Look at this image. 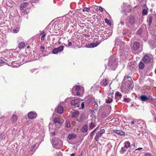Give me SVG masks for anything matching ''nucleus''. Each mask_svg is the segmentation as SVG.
Listing matches in <instances>:
<instances>
[{
	"mask_svg": "<svg viewBox=\"0 0 156 156\" xmlns=\"http://www.w3.org/2000/svg\"><path fill=\"white\" fill-rule=\"evenodd\" d=\"M109 93V96H110L111 98L109 97L108 98V103H110L112 101V98L113 97L114 91L113 90H110Z\"/></svg>",
	"mask_w": 156,
	"mask_h": 156,
	"instance_id": "nucleus-12",
	"label": "nucleus"
},
{
	"mask_svg": "<svg viewBox=\"0 0 156 156\" xmlns=\"http://www.w3.org/2000/svg\"><path fill=\"white\" fill-rule=\"evenodd\" d=\"M94 105L96 106L97 107L98 106V104L97 103L96 101H94Z\"/></svg>",
	"mask_w": 156,
	"mask_h": 156,
	"instance_id": "nucleus-53",
	"label": "nucleus"
},
{
	"mask_svg": "<svg viewBox=\"0 0 156 156\" xmlns=\"http://www.w3.org/2000/svg\"><path fill=\"white\" fill-rule=\"evenodd\" d=\"M55 135V133L54 132H52L51 133V136H54Z\"/></svg>",
	"mask_w": 156,
	"mask_h": 156,
	"instance_id": "nucleus-51",
	"label": "nucleus"
},
{
	"mask_svg": "<svg viewBox=\"0 0 156 156\" xmlns=\"http://www.w3.org/2000/svg\"><path fill=\"white\" fill-rule=\"evenodd\" d=\"M81 108L83 109L84 107V102H83L81 104Z\"/></svg>",
	"mask_w": 156,
	"mask_h": 156,
	"instance_id": "nucleus-48",
	"label": "nucleus"
},
{
	"mask_svg": "<svg viewBox=\"0 0 156 156\" xmlns=\"http://www.w3.org/2000/svg\"><path fill=\"white\" fill-rule=\"evenodd\" d=\"M110 84H111V83H110V84L109 85V88L110 89V90H111V87L110 86Z\"/></svg>",
	"mask_w": 156,
	"mask_h": 156,
	"instance_id": "nucleus-64",
	"label": "nucleus"
},
{
	"mask_svg": "<svg viewBox=\"0 0 156 156\" xmlns=\"http://www.w3.org/2000/svg\"><path fill=\"white\" fill-rule=\"evenodd\" d=\"M80 93L79 92H77V93H76V95L77 96H79L80 95Z\"/></svg>",
	"mask_w": 156,
	"mask_h": 156,
	"instance_id": "nucleus-59",
	"label": "nucleus"
},
{
	"mask_svg": "<svg viewBox=\"0 0 156 156\" xmlns=\"http://www.w3.org/2000/svg\"><path fill=\"white\" fill-rule=\"evenodd\" d=\"M135 21L133 17L130 18L129 20V23L130 25H133L135 23Z\"/></svg>",
	"mask_w": 156,
	"mask_h": 156,
	"instance_id": "nucleus-22",
	"label": "nucleus"
},
{
	"mask_svg": "<svg viewBox=\"0 0 156 156\" xmlns=\"http://www.w3.org/2000/svg\"><path fill=\"white\" fill-rule=\"evenodd\" d=\"M21 65V61L18 60L17 61L12 62L10 66L12 67L17 68L19 67Z\"/></svg>",
	"mask_w": 156,
	"mask_h": 156,
	"instance_id": "nucleus-7",
	"label": "nucleus"
},
{
	"mask_svg": "<svg viewBox=\"0 0 156 156\" xmlns=\"http://www.w3.org/2000/svg\"><path fill=\"white\" fill-rule=\"evenodd\" d=\"M122 96V94L118 91H117L115 94V98L118 99H120Z\"/></svg>",
	"mask_w": 156,
	"mask_h": 156,
	"instance_id": "nucleus-17",
	"label": "nucleus"
},
{
	"mask_svg": "<svg viewBox=\"0 0 156 156\" xmlns=\"http://www.w3.org/2000/svg\"><path fill=\"white\" fill-rule=\"evenodd\" d=\"M144 64L142 62L140 61V62L139 64V68L141 69H144Z\"/></svg>",
	"mask_w": 156,
	"mask_h": 156,
	"instance_id": "nucleus-25",
	"label": "nucleus"
},
{
	"mask_svg": "<svg viewBox=\"0 0 156 156\" xmlns=\"http://www.w3.org/2000/svg\"><path fill=\"white\" fill-rule=\"evenodd\" d=\"M51 143L53 147L57 149H60L63 146L62 141L60 139L55 138H53L52 139Z\"/></svg>",
	"mask_w": 156,
	"mask_h": 156,
	"instance_id": "nucleus-2",
	"label": "nucleus"
},
{
	"mask_svg": "<svg viewBox=\"0 0 156 156\" xmlns=\"http://www.w3.org/2000/svg\"><path fill=\"white\" fill-rule=\"evenodd\" d=\"M140 44L138 42H134L133 45L132 49L133 50L136 51L139 49Z\"/></svg>",
	"mask_w": 156,
	"mask_h": 156,
	"instance_id": "nucleus-13",
	"label": "nucleus"
},
{
	"mask_svg": "<svg viewBox=\"0 0 156 156\" xmlns=\"http://www.w3.org/2000/svg\"><path fill=\"white\" fill-rule=\"evenodd\" d=\"M64 46L62 45L57 48H55L52 51V53L54 54H56L62 51L64 49Z\"/></svg>",
	"mask_w": 156,
	"mask_h": 156,
	"instance_id": "nucleus-6",
	"label": "nucleus"
},
{
	"mask_svg": "<svg viewBox=\"0 0 156 156\" xmlns=\"http://www.w3.org/2000/svg\"><path fill=\"white\" fill-rule=\"evenodd\" d=\"M120 23L122 25H123L124 24V22L123 21H121L120 22Z\"/></svg>",
	"mask_w": 156,
	"mask_h": 156,
	"instance_id": "nucleus-60",
	"label": "nucleus"
},
{
	"mask_svg": "<svg viewBox=\"0 0 156 156\" xmlns=\"http://www.w3.org/2000/svg\"><path fill=\"white\" fill-rule=\"evenodd\" d=\"M105 22L107 23V18H105Z\"/></svg>",
	"mask_w": 156,
	"mask_h": 156,
	"instance_id": "nucleus-63",
	"label": "nucleus"
},
{
	"mask_svg": "<svg viewBox=\"0 0 156 156\" xmlns=\"http://www.w3.org/2000/svg\"><path fill=\"white\" fill-rule=\"evenodd\" d=\"M142 149V148L140 147V148H137L135 150H141Z\"/></svg>",
	"mask_w": 156,
	"mask_h": 156,
	"instance_id": "nucleus-61",
	"label": "nucleus"
},
{
	"mask_svg": "<svg viewBox=\"0 0 156 156\" xmlns=\"http://www.w3.org/2000/svg\"><path fill=\"white\" fill-rule=\"evenodd\" d=\"M17 116L16 115H13L12 117V120L13 122H15L17 120Z\"/></svg>",
	"mask_w": 156,
	"mask_h": 156,
	"instance_id": "nucleus-24",
	"label": "nucleus"
},
{
	"mask_svg": "<svg viewBox=\"0 0 156 156\" xmlns=\"http://www.w3.org/2000/svg\"><path fill=\"white\" fill-rule=\"evenodd\" d=\"M130 99L129 98H125L124 99V101L127 102H129L130 101Z\"/></svg>",
	"mask_w": 156,
	"mask_h": 156,
	"instance_id": "nucleus-39",
	"label": "nucleus"
},
{
	"mask_svg": "<svg viewBox=\"0 0 156 156\" xmlns=\"http://www.w3.org/2000/svg\"><path fill=\"white\" fill-rule=\"evenodd\" d=\"M64 108L62 106H58L57 109V112L58 114H62L63 112Z\"/></svg>",
	"mask_w": 156,
	"mask_h": 156,
	"instance_id": "nucleus-15",
	"label": "nucleus"
},
{
	"mask_svg": "<svg viewBox=\"0 0 156 156\" xmlns=\"http://www.w3.org/2000/svg\"><path fill=\"white\" fill-rule=\"evenodd\" d=\"M105 132V130L104 129H101L98 133L96 135L94 139L97 142L98 141V139L102 135V134Z\"/></svg>",
	"mask_w": 156,
	"mask_h": 156,
	"instance_id": "nucleus-8",
	"label": "nucleus"
},
{
	"mask_svg": "<svg viewBox=\"0 0 156 156\" xmlns=\"http://www.w3.org/2000/svg\"><path fill=\"white\" fill-rule=\"evenodd\" d=\"M100 43L101 42L98 41L97 42L91 43L90 44H87L86 45V47L88 48H94L99 45Z\"/></svg>",
	"mask_w": 156,
	"mask_h": 156,
	"instance_id": "nucleus-11",
	"label": "nucleus"
},
{
	"mask_svg": "<svg viewBox=\"0 0 156 156\" xmlns=\"http://www.w3.org/2000/svg\"><path fill=\"white\" fill-rule=\"evenodd\" d=\"M108 111L109 110L110 111L111 110V107L110 105H108Z\"/></svg>",
	"mask_w": 156,
	"mask_h": 156,
	"instance_id": "nucleus-50",
	"label": "nucleus"
},
{
	"mask_svg": "<svg viewBox=\"0 0 156 156\" xmlns=\"http://www.w3.org/2000/svg\"><path fill=\"white\" fill-rule=\"evenodd\" d=\"M25 46V43L23 42H21L19 44V47L20 48H22Z\"/></svg>",
	"mask_w": 156,
	"mask_h": 156,
	"instance_id": "nucleus-26",
	"label": "nucleus"
},
{
	"mask_svg": "<svg viewBox=\"0 0 156 156\" xmlns=\"http://www.w3.org/2000/svg\"><path fill=\"white\" fill-rule=\"evenodd\" d=\"M37 69H31L30 70V71L31 73H33L34 72H35V73H36L37 72Z\"/></svg>",
	"mask_w": 156,
	"mask_h": 156,
	"instance_id": "nucleus-37",
	"label": "nucleus"
},
{
	"mask_svg": "<svg viewBox=\"0 0 156 156\" xmlns=\"http://www.w3.org/2000/svg\"><path fill=\"white\" fill-rule=\"evenodd\" d=\"M115 121V119L113 118L112 119H108V122H109V124L110 123H114Z\"/></svg>",
	"mask_w": 156,
	"mask_h": 156,
	"instance_id": "nucleus-27",
	"label": "nucleus"
},
{
	"mask_svg": "<svg viewBox=\"0 0 156 156\" xmlns=\"http://www.w3.org/2000/svg\"><path fill=\"white\" fill-rule=\"evenodd\" d=\"M46 34H44L41 37V40L42 41H43L44 40V38L46 36Z\"/></svg>",
	"mask_w": 156,
	"mask_h": 156,
	"instance_id": "nucleus-41",
	"label": "nucleus"
},
{
	"mask_svg": "<svg viewBox=\"0 0 156 156\" xmlns=\"http://www.w3.org/2000/svg\"><path fill=\"white\" fill-rule=\"evenodd\" d=\"M152 17L150 16L149 18V25H150L152 22Z\"/></svg>",
	"mask_w": 156,
	"mask_h": 156,
	"instance_id": "nucleus-40",
	"label": "nucleus"
},
{
	"mask_svg": "<svg viewBox=\"0 0 156 156\" xmlns=\"http://www.w3.org/2000/svg\"><path fill=\"white\" fill-rule=\"evenodd\" d=\"M99 9L101 12L103 11V8L101 7H100L99 8Z\"/></svg>",
	"mask_w": 156,
	"mask_h": 156,
	"instance_id": "nucleus-54",
	"label": "nucleus"
},
{
	"mask_svg": "<svg viewBox=\"0 0 156 156\" xmlns=\"http://www.w3.org/2000/svg\"><path fill=\"white\" fill-rule=\"evenodd\" d=\"M88 126L87 125H84L82 127V131L83 133L87 132L88 130Z\"/></svg>",
	"mask_w": 156,
	"mask_h": 156,
	"instance_id": "nucleus-20",
	"label": "nucleus"
},
{
	"mask_svg": "<svg viewBox=\"0 0 156 156\" xmlns=\"http://www.w3.org/2000/svg\"><path fill=\"white\" fill-rule=\"evenodd\" d=\"M35 146H36V145H33V146L32 147H31V150H33V149H34V148L35 147Z\"/></svg>",
	"mask_w": 156,
	"mask_h": 156,
	"instance_id": "nucleus-56",
	"label": "nucleus"
},
{
	"mask_svg": "<svg viewBox=\"0 0 156 156\" xmlns=\"http://www.w3.org/2000/svg\"><path fill=\"white\" fill-rule=\"evenodd\" d=\"M40 48L41 49L44 50V47L43 46H41L40 47Z\"/></svg>",
	"mask_w": 156,
	"mask_h": 156,
	"instance_id": "nucleus-58",
	"label": "nucleus"
},
{
	"mask_svg": "<svg viewBox=\"0 0 156 156\" xmlns=\"http://www.w3.org/2000/svg\"><path fill=\"white\" fill-rule=\"evenodd\" d=\"M100 84L101 86L103 87L106 86L107 84V79H105V80H103L101 82Z\"/></svg>",
	"mask_w": 156,
	"mask_h": 156,
	"instance_id": "nucleus-18",
	"label": "nucleus"
},
{
	"mask_svg": "<svg viewBox=\"0 0 156 156\" xmlns=\"http://www.w3.org/2000/svg\"><path fill=\"white\" fill-rule=\"evenodd\" d=\"M112 28H111V30H110V31H109L108 32V37H109V36H110L112 35Z\"/></svg>",
	"mask_w": 156,
	"mask_h": 156,
	"instance_id": "nucleus-36",
	"label": "nucleus"
},
{
	"mask_svg": "<svg viewBox=\"0 0 156 156\" xmlns=\"http://www.w3.org/2000/svg\"><path fill=\"white\" fill-rule=\"evenodd\" d=\"M79 101L78 99H76L74 100H72L71 102V103L72 105H76L79 102Z\"/></svg>",
	"mask_w": 156,
	"mask_h": 156,
	"instance_id": "nucleus-19",
	"label": "nucleus"
},
{
	"mask_svg": "<svg viewBox=\"0 0 156 156\" xmlns=\"http://www.w3.org/2000/svg\"><path fill=\"white\" fill-rule=\"evenodd\" d=\"M65 126L67 128H69L71 127V124L69 121L67 122L65 124Z\"/></svg>",
	"mask_w": 156,
	"mask_h": 156,
	"instance_id": "nucleus-30",
	"label": "nucleus"
},
{
	"mask_svg": "<svg viewBox=\"0 0 156 156\" xmlns=\"http://www.w3.org/2000/svg\"><path fill=\"white\" fill-rule=\"evenodd\" d=\"M55 126H56L55 129H58L61 126V121L60 119L58 117H55L54 119Z\"/></svg>",
	"mask_w": 156,
	"mask_h": 156,
	"instance_id": "nucleus-5",
	"label": "nucleus"
},
{
	"mask_svg": "<svg viewBox=\"0 0 156 156\" xmlns=\"http://www.w3.org/2000/svg\"><path fill=\"white\" fill-rule=\"evenodd\" d=\"M89 9H90L89 8L86 7V8H84L83 9V11H86V12H88Z\"/></svg>",
	"mask_w": 156,
	"mask_h": 156,
	"instance_id": "nucleus-45",
	"label": "nucleus"
},
{
	"mask_svg": "<svg viewBox=\"0 0 156 156\" xmlns=\"http://www.w3.org/2000/svg\"><path fill=\"white\" fill-rule=\"evenodd\" d=\"M75 89L76 91H79L80 90V87L79 86H77L75 87Z\"/></svg>",
	"mask_w": 156,
	"mask_h": 156,
	"instance_id": "nucleus-46",
	"label": "nucleus"
},
{
	"mask_svg": "<svg viewBox=\"0 0 156 156\" xmlns=\"http://www.w3.org/2000/svg\"><path fill=\"white\" fill-rule=\"evenodd\" d=\"M140 100L143 101H145L147 100V97L146 95H143L140 97Z\"/></svg>",
	"mask_w": 156,
	"mask_h": 156,
	"instance_id": "nucleus-21",
	"label": "nucleus"
},
{
	"mask_svg": "<svg viewBox=\"0 0 156 156\" xmlns=\"http://www.w3.org/2000/svg\"><path fill=\"white\" fill-rule=\"evenodd\" d=\"M151 154L149 153H146L145 154V156H150Z\"/></svg>",
	"mask_w": 156,
	"mask_h": 156,
	"instance_id": "nucleus-52",
	"label": "nucleus"
},
{
	"mask_svg": "<svg viewBox=\"0 0 156 156\" xmlns=\"http://www.w3.org/2000/svg\"><path fill=\"white\" fill-rule=\"evenodd\" d=\"M28 5L29 3L27 2H24L20 4V9L21 10L22 12L23 11V9L28 6Z\"/></svg>",
	"mask_w": 156,
	"mask_h": 156,
	"instance_id": "nucleus-14",
	"label": "nucleus"
},
{
	"mask_svg": "<svg viewBox=\"0 0 156 156\" xmlns=\"http://www.w3.org/2000/svg\"><path fill=\"white\" fill-rule=\"evenodd\" d=\"M76 137V135L74 133L69 134L68 137L70 140H74Z\"/></svg>",
	"mask_w": 156,
	"mask_h": 156,
	"instance_id": "nucleus-16",
	"label": "nucleus"
},
{
	"mask_svg": "<svg viewBox=\"0 0 156 156\" xmlns=\"http://www.w3.org/2000/svg\"><path fill=\"white\" fill-rule=\"evenodd\" d=\"M124 147L126 149H127L130 147V143L129 141L125 142L124 143Z\"/></svg>",
	"mask_w": 156,
	"mask_h": 156,
	"instance_id": "nucleus-23",
	"label": "nucleus"
},
{
	"mask_svg": "<svg viewBox=\"0 0 156 156\" xmlns=\"http://www.w3.org/2000/svg\"><path fill=\"white\" fill-rule=\"evenodd\" d=\"M19 57L20 58V61L22 60L23 62L25 63L28 61H32L36 60V58L34 56L31 55L30 56H29V60H27V56L26 55L21 54L19 55Z\"/></svg>",
	"mask_w": 156,
	"mask_h": 156,
	"instance_id": "nucleus-3",
	"label": "nucleus"
},
{
	"mask_svg": "<svg viewBox=\"0 0 156 156\" xmlns=\"http://www.w3.org/2000/svg\"><path fill=\"white\" fill-rule=\"evenodd\" d=\"M133 81H132L130 83L128 84V87L129 89H132L133 87Z\"/></svg>",
	"mask_w": 156,
	"mask_h": 156,
	"instance_id": "nucleus-29",
	"label": "nucleus"
},
{
	"mask_svg": "<svg viewBox=\"0 0 156 156\" xmlns=\"http://www.w3.org/2000/svg\"><path fill=\"white\" fill-rule=\"evenodd\" d=\"M4 62L1 59H0V64Z\"/></svg>",
	"mask_w": 156,
	"mask_h": 156,
	"instance_id": "nucleus-57",
	"label": "nucleus"
},
{
	"mask_svg": "<svg viewBox=\"0 0 156 156\" xmlns=\"http://www.w3.org/2000/svg\"><path fill=\"white\" fill-rule=\"evenodd\" d=\"M112 131L114 133H115L118 135L122 136H125V133L122 130L113 129Z\"/></svg>",
	"mask_w": 156,
	"mask_h": 156,
	"instance_id": "nucleus-10",
	"label": "nucleus"
},
{
	"mask_svg": "<svg viewBox=\"0 0 156 156\" xmlns=\"http://www.w3.org/2000/svg\"><path fill=\"white\" fill-rule=\"evenodd\" d=\"M142 14L143 15H145L147 14V11L145 9L143 10L142 11Z\"/></svg>",
	"mask_w": 156,
	"mask_h": 156,
	"instance_id": "nucleus-31",
	"label": "nucleus"
},
{
	"mask_svg": "<svg viewBox=\"0 0 156 156\" xmlns=\"http://www.w3.org/2000/svg\"><path fill=\"white\" fill-rule=\"evenodd\" d=\"M125 148L124 147H122L121 148V151L122 152V153L124 152H125L126 151V149H125Z\"/></svg>",
	"mask_w": 156,
	"mask_h": 156,
	"instance_id": "nucleus-42",
	"label": "nucleus"
},
{
	"mask_svg": "<svg viewBox=\"0 0 156 156\" xmlns=\"http://www.w3.org/2000/svg\"><path fill=\"white\" fill-rule=\"evenodd\" d=\"M147 100H149L150 101H153L154 100L153 98L151 96H149L147 97Z\"/></svg>",
	"mask_w": 156,
	"mask_h": 156,
	"instance_id": "nucleus-43",
	"label": "nucleus"
},
{
	"mask_svg": "<svg viewBox=\"0 0 156 156\" xmlns=\"http://www.w3.org/2000/svg\"><path fill=\"white\" fill-rule=\"evenodd\" d=\"M72 45V44L71 42L69 41V40L68 41V46L69 47L70 46Z\"/></svg>",
	"mask_w": 156,
	"mask_h": 156,
	"instance_id": "nucleus-49",
	"label": "nucleus"
},
{
	"mask_svg": "<svg viewBox=\"0 0 156 156\" xmlns=\"http://www.w3.org/2000/svg\"><path fill=\"white\" fill-rule=\"evenodd\" d=\"M70 156H75V154L74 153H73L71 154Z\"/></svg>",
	"mask_w": 156,
	"mask_h": 156,
	"instance_id": "nucleus-62",
	"label": "nucleus"
},
{
	"mask_svg": "<svg viewBox=\"0 0 156 156\" xmlns=\"http://www.w3.org/2000/svg\"><path fill=\"white\" fill-rule=\"evenodd\" d=\"M95 125L94 123H93V122H91L90 123V127L92 129L95 127Z\"/></svg>",
	"mask_w": 156,
	"mask_h": 156,
	"instance_id": "nucleus-34",
	"label": "nucleus"
},
{
	"mask_svg": "<svg viewBox=\"0 0 156 156\" xmlns=\"http://www.w3.org/2000/svg\"><path fill=\"white\" fill-rule=\"evenodd\" d=\"M118 62L116 60V58L114 56L110 57L108 66H109L110 69L112 70H115L117 66Z\"/></svg>",
	"mask_w": 156,
	"mask_h": 156,
	"instance_id": "nucleus-1",
	"label": "nucleus"
},
{
	"mask_svg": "<svg viewBox=\"0 0 156 156\" xmlns=\"http://www.w3.org/2000/svg\"><path fill=\"white\" fill-rule=\"evenodd\" d=\"M142 30L141 28H139V29L137 30L136 34H141L142 33Z\"/></svg>",
	"mask_w": 156,
	"mask_h": 156,
	"instance_id": "nucleus-32",
	"label": "nucleus"
},
{
	"mask_svg": "<svg viewBox=\"0 0 156 156\" xmlns=\"http://www.w3.org/2000/svg\"><path fill=\"white\" fill-rule=\"evenodd\" d=\"M91 101V99L90 98H86L85 103H87L88 104L90 103Z\"/></svg>",
	"mask_w": 156,
	"mask_h": 156,
	"instance_id": "nucleus-33",
	"label": "nucleus"
},
{
	"mask_svg": "<svg viewBox=\"0 0 156 156\" xmlns=\"http://www.w3.org/2000/svg\"><path fill=\"white\" fill-rule=\"evenodd\" d=\"M4 135H2V133L0 132V140H2L3 139Z\"/></svg>",
	"mask_w": 156,
	"mask_h": 156,
	"instance_id": "nucleus-44",
	"label": "nucleus"
},
{
	"mask_svg": "<svg viewBox=\"0 0 156 156\" xmlns=\"http://www.w3.org/2000/svg\"><path fill=\"white\" fill-rule=\"evenodd\" d=\"M19 30V28H16L13 30V32L14 33H17Z\"/></svg>",
	"mask_w": 156,
	"mask_h": 156,
	"instance_id": "nucleus-38",
	"label": "nucleus"
},
{
	"mask_svg": "<svg viewBox=\"0 0 156 156\" xmlns=\"http://www.w3.org/2000/svg\"><path fill=\"white\" fill-rule=\"evenodd\" d=\"M98 126L95 129H94L91 133V136H92L93 135V133H94L95 131L98 129Z\"/></svg>",
	"mask_w": 156,
	"mask_h": 156,
	"instance_id": "nucleus-35",
	"label": "nucleus"
},
{
	"mask_svg": "<svg viewBox=\"0 0 156 156\" xmlns=\"http://www.w3.org/2000/svg\"><path fill=\"white\" fill-rule=\"evenodd\" d=\"M143 61L145 63H148L153 61V57L152 56L145 55L143 58Z\"/></svg>",
	"mask_w": 156,
	"mask_h": 156,
	"instance_id": "nucleus-4",
	"label": "nucleus"
},
{
	"mask_svg": "<svg viewBox=\"0 0 156 156\" xmlns=\"http://www.w3.org/2000/svg\"><path fill=\"white\" fill-rule=\"evenodd\" d=\"M79 115V113L78 111H76L73 112L72 114V117H75L77 116H78Z\"/></svg>",
	"mask_w": 156,
	"mask_h": 156,
	"instance_id": "nucleus-28",
	"label": "nucleus"
},
{
	"mask_svg": "<svg viewBox=\"0 0 156 156\" xmlns=\"http://www.w3.org/2000/svg\"><path fill=\"white\" fill-rule=\"evenodd\" d=\"M129 78V77L127 76H125L124 77V78L123 79L124 81H125V80H126V79H128Z\"/></svg>",
	"mask_w": 156,
	"mask_h": 156,
	"instance_id": "nucleus-55",
	"label": "nucleus"
},
{
	"mask_svg": "<svg viewBox=\"0 0 156 156\" xmlns=\"http://www.w3.org/2000/svg\"><path fill=\"white\" fill-rule=\"evenodd\" d=\"M112 24V21L110 20H108V25L111 26Z\"/></svg>",
	"mask_w": 156,
	"mask_h": 156,
	"instance_id": "nucleus-47",
	"label": "nucleus"
},
{
	"mask_svg": "<svg viewBox=\"0 0 156 156\" xmlns=\"http://www.w3.org/2000/svg\"><path fill=\"white\" fill-rule=\"evenodd\" d=\"M28 118L30 119H35L37 117V114L34 112H30L27 114Z\"/></svg>",
	"mask_w": 156,
	"mask_h": 156,
	"instance_id": "nucleus-9",
	"label": "nucleus"
}]
</instances>
